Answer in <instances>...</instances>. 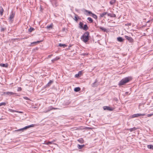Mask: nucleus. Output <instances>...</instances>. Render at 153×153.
Instances as JSON below:
<instances>
[{
  "mask_svg": "<svg viewBox=\"0 0 153 153\" xmlns=\"http://www.w3.org/2000/svg\"><path fill=\"white\" fill-rule=\"evenodd\" d=\"M53 82V80H50L49 82L45 85V87H50L51 85V84Z\"/></svg>",
  "mask_w": 153,
  "mask_h": 153,
  "instance_id": "nucleus-11",
  "label": "nucleus"
},
{
  "mask_svg": "<svg viewBox=\"0 0 153 153\" xmlns=\"http://www.w3.org/2000/svg\"><path fill=\"white\" fill-rule=\"evenodd\" d=\"M58 46L59 47H63V48H65V47L67 46V45L65 44L59 43V44Z\"/></svg>",
  "mask_w": 153,
  "mask_h": 153,
  "instance_id": "nucleus-26",
  "label": "nucleus"
},
{
  "mask_svg": "<svg viewBox=\"0 0 153 153\" xmlns=\"http://www.w3.org/2000/svg\"><path fill=\"white\" fill-rule=\"evenodd\" d=\"M15 15V12H13L12 11L11 13L9 18H8L9 21L10 23H11L13 22Z\"/></svg>",
  "mask_w": 153,
  "mask_h": 153,
  "instance_id": "nucleus-3",
  "label": "nucleus"
},
{
  "mask_svg": "<svg viewBox=\"0 0 153 153\" xmlns=\"http://www.w3.org/2000/svg\"><path fill=\"white\" fill-rule=\"evenodd\" d=\"M0 66L3 67L7 68L8 64L7 63L6 64L0 63Z\"/></svg>",
  "mask_w": 153,
  "mask_h": 153,
  "instance_id": "nucleus-14",
  "label": "nucleus"
},
{
  "mask_svg": "<svg viewBox=\"0 0 153 153\" xmlns=\"http://www.w3.org/2000/svg\"><path fill=\"white\" fill-rule=\"evenodd\" d=\"M65 28H63L62 29V31H65Z\"/></svg>",
  "mask_w": 153,
  "mask_h": 153,
  "instance_id": "nucleus-44",
  "label": "nucleus"
},
{
  "mask_svg": "<svg viewBox=\"0 0 153 153\" xmlns=\"http://www.w3.org/2000/svg\"><path fill=\"white\" fill-rule=\"evenodd\" d=\"M125 38L127 39L129 42H134V39L132 37H129L127 36H125Z\"/></svg>",
  "mask_w": 153,
  "mask_h": 153,
  "instance_id": "nucleus-6",
  "label": "nucleus"
},
{
  "mask_svg": "<svg viewBox=\"0 0 153 153\" xmlns=\"http://www.w3.org/2000/svg\"><path fill=\"white\" fill-rule=\"evenodd\" d=\"M6 105V103L5 102H1L0 103V106H2V105H4L5 106Z\"/></svg>",
  "mask_w": 153,
  "mask_h": 153,
  "instance_id": "nucleus-38",
  "label": "nucleus"
},
{
  "mask_svg": "<svg viewBox=\"0 0 153 153\" xmlns=\"http://www.w3.org/2000/svg\"><path fill=\"white\" fill-rule=\"evenodd\" d=\"M34 124H32L30 126H26L22 129H19V130H18V131L21 130H22V129H27V128H29L30 127H33L34 126Z\"/></svg>",
  "mask_w": 153,
  "mask_h": 153,
  "instance_id": "nucleus-13",
  "label": "nucleus"
},
{
  "mask_svg": "<svg viewBox=\"0 0 153 153\" xmlns=\"http://www.w3.org/2000/svg\"><path fill=\"white\" fill-rule=\"evenodd\" d=\"M55 141H56L55 140H53L52 141H48V142H47L46 141H45L43 144H46V145H49V144H53V143L54 142H55Z\"/></svg>",
  "mask_w": 153,
  "mask_h": 153,
  "instance_id": "nucleus-10",
  "label": "nucleus"
},
{
  "mask_svg": "<svg viewBox=\"0 0 153 153\" xmlns=\"http://www.w3.org/2000/svg\"><path fill=\"white\" fill-rule=\"evenodd\" d=\"M34 30H35V29L34 28L32 27H30V29H29L28 31L29 32H31L33 31Z\"/></svg>",
  "mask_w": 153,
  "mask_h": 153,
  "instance_id": "nucleus-34",
  "label": "nucleus"
},
{
  "mask_svg": "<svg viewBox=\"0 0 153 153\" xmlns=\"http://www.w3.org/2000/svg\"><path fill=\"white\" fill-rule=\"evenodd\" d=\"M108 16L111 17H116V15L114 13H108L107 14Z\"/></svg>",
  "mask_w": 153,
  "mask_h": 153,
  "instance_id": "nucleus-16",
  "label": "nucleus"
},
{
  "mask_svg": "<svg viewBox=\"0 0 153 153\" xmlns=\"http://www.w3.org/2000/svg\"><path fill=\"white\" fill-rule=\"evenodd\" d=\"M100 28L104 32H107L108 31L106 29L103 27H100Z\"/></svg>",
  "mask_w": 153,
  "mask_h": 153,
  "instance_id": "nucleus-21",
  "label": "nucleus"
},
{
  "mask_svg": "<svg viewBox=\"0 0 153 153\" xmlns=\"http://www.w3.org/2000/svg\"><path fill=\"white\" fill-rule=\"evenodd\" d=\"M132 80V78L131 77H126L122 79L119 82V85L121 86L124 85L125 84L129 82Z\"/></svg>",
  "mask_w": 153,
  "mask_h": 153,
  "instance_id": "nucleus-2",
  "label": "nucleus"
},
{
  "mask_svg": "<svg viewBox=\"0 0 153 153\" xmlns=\"http://www.w3.org/2000/svg\"><path fill=\"white\" fill-rule=\"evenodd\" d=\"M17 112H18V111H17ZM18 112L19 113H22V112Z\"/></svg>",
  "mask_w": 153,
  "mask_h": 153,
  "instance_id": "nucleus-49",
  "label": "nucleus"
},
{
  "mask_svg": "<svg viewBox=\"0 0 153 153\" xmlns=\"http://www.w3.org/2000/svg\"><path fill=\"white\" fill-rule=\"evenodd\" d=\"M53 27V24H51L49 26H47L46 27V28L47 29H50V28H52Z\"/></svg>",
  "mask_w": 153,
  "mask_h": 153,
  "instance_id": "nucleus-33",
  "label": "nucleus"
},
{
  "mask_svg": "<svg viewBox=\"0 0 153 153\" xmlns=\"http://www.w3.org/2000/svg\"><path fill=\"white\" fill-rule=\"evenodd\" d=\"M85 11L86 12L88 13L89 14H91L92 15V14L93 13L91 11H89V10H85Z\"/></svg>",
  "mask_w": 153,
  "mask_h": 153,
  "instance_id": "nucleus-36",
  "label": "nucleus"
},
{
  "mask_svg": "<svg viewBox=\"0 0 153 153\" xmlns=\"http://www.w3.org/2000/svg\"><path fill=\"white\" fill-rule=\"evenodd\" d=\"M9 111L11 112H16V111H14L13 110L10 109H9Z\"/></svg>",
  "mask_w": 153,
  "mask_h": 153,
  "instance_id": "nucleus-43",
  "label": "nucleus"
},
{
  "mask_svg": "<svg viewBox=\"0 0 153 153\" xmlns=\"http://www.w3.org/2000/svg\"><path fill=\"white\" fill-rule=\"evenodd\" d=\"M82 74V71H79L78 73L75 75V77L78 78L80 77Z\"/></svg>",
  "mask_w": 153,
  "mask_h": 153,
  "instance_id": "nucleus-9",
  "label": "nucleus"
},
{
  "mask_svg": "<svg viewBox=\"0 0 153 153\" xmlns=\"http://www.w3.org/2000/svg\"><path fill=\"white\" fill-rule=\"evenodd\" d=\"M91 16L93 18H94L95 19H97V16L95 15L93 13L91 15Z\"/></svg>",
  "mask_w": 153,
  "mask_h": 153,
  "instance_id": "nucleus-29",
  "label": "nucleus"
},
{
  "mask_svg": "<svg viewBox=\"0 0 153 153\" xmlns=\"http://www.w3.org/2000/svg\"><path fill=\"white\" fill-rule=\"evenodd\" d=\"M90 36L89 33L88 31L85 32L81 37V39L84 42L86 43L89 40Z\"/></svg>",
  "mask_w": 153,
  "mask_h": 153,
  "instance_id": "nucleus-1",
  "label": "nucleus"
},
{
  "mask_svg": "<svg viewBox=\"0 0 153 153\" xmlns=\"http://www.w3.org/2000/svg\"><path fill=\"white\" fill-rule=\"evenodd\" d=\"M22 90V88L21 87H18V88L17 90L18 91H21Z\"/></svg>",
  "mask_w": 153,
  "mask_h": 153,
  "instance_id": "nucleus-40",
  "label": "nucleus"
},
{
  "mask_svg": "<svg viewBox=\"0 0 153 153\" xmlns=\"http://www.w3.org/2000/svg\"><path fill=\"white\" fill-rule=\"evenodd\" d=\"M136 128L135 127H134L132 128L128 129L127 130H129L131 132L136 130Z\"/></svg>",
  "mask_w": 153,
  "mask_h": 153,
  "instance_id": "nucleus-27",
  "label": "nucleus"
},
{
  "mask_svg": "<svg viewBox=\"0 0 153 153\" xmlns=\"http://www.w3.org/2000/svg\"><path fill=\"white\" fill-rule=\"evenodd\" d=\"M145 115V114H136L132 115V118L142 116H144Z\"/></svg>",
  "mask_w": 153,
  "mask_h": 153,
  "instance_id": "nucleus-5",
  "label": "nucleus"
},
{
  "mask_svg": "<svg viewBox=\"0 0 153 153\" xmlns=\"http://www.w3.org/2000/svg\"><path fill=\"white\" fill-rule=\"evenodd\" d=\"M147 147L149 149H153V145H148L147 146Z\"/></svg>",
  "mask_w": 153,
  "mask_h": 153,
  "instance_id": "nucleus-30",
  "label": "nucleus"
},
{
  "mask_svg": "<svg viewBox=\"0 0 153 153\" xmlns=\"http://www.w3.org/2000/svg\"><path fill=\"white\" fill-rule=\"evenodd\" d=\"M77 141L81 143H83L84 142V140L82 138H81L78 140Z\"/></svg>",
  "mask_w": 153,
  "mask_h": 153,
  "instance_id": "nucleus-20",
  "label": "nucleus"
},
{
  "mask_svg": "<svg viewBox=\"0 0 153 153\" xmlns=\"http://www.w3.org/2000/svg\"><path fill=\"white\" fill-rule=\"evenodd\" d=\"M3 11L4 10L2 7H1L0 8V14L1 15H2Z\"/></svg>",
  "mask_w": 153,
  "mask_h": 153,
  "instance_id": "nucleus-28",
  "label": "nucleus"
},
{
  "mask_svg": "<svg viewBox=\"0 0 153 153\" xmlns=\"http://www.w3.org/2000/svg\"><path fill=\"white\" fill-rule=\"evenodd\" d=\"M103 108L104 110H107L109 111H112L114 110L113 108L108 106H104Z\"/></svg>",
  "mask_w": 153,
  "mask_h": 153,
  "instance_id": "nucleus-7",
  "label": "nucleus"
},
{
  "mask_svg": "<svg viewBox=\"0 0 153 153\" xmlns=\"http://www.w3.org/2000/svg\"><path fill=\"white\" fill-rule=\"evenodd\" d=\"M130 93L131 92L129 93V92H126L125 93V94L126 95H129L130 94Z\"/></svg>",
  "mask_w": 153,
  "mask_h": 153,
  "instance_id": "nucleus-41",
  "label": "nucleus"
},
{
  "mask_svg": "<svg viewBox=\"0 0 153 153\" xmlns=\"http://www.w3.org/2000/svg\"><path fill=\"white\" fill-rule=\"evenodd\" d=\"M36 108V107H33V108Z\"/></svg>",
  "mask_w": 153,
  "mask_h": 153,
  "instance_id": "nucleus-50",
  "label": "nucleus"
},
{
  "mask_svg": "<svg viewBox=\"0 0 153 153\" xmlns=\"http://www.w3.org/2000/svg\"><path fill=\"white\" fill-rule=\"evenodd\" d=\"M116 0H112L110 1V4L111 5H113L116 2Z\"/></svg>",
  "mask_w": 153,
  "mask_h": 153,
  "instance_id": "nucleus-24",
  "label": "nucleus"
},
{
  "mask_svg": "<svg viewBox=\"0 0 153 153\" xmlns=\"http://www.w3.org/2000/svg\"><path fill=\"white\" fill-rule=\"evenodd\" d=\"M53 55L52 54H51V55H49L48 56L49 57H51Z\"/></svg>",
  "mask_w": 153,
  "mask_h": 153,
  "instance_id": "nucleus-45",
  "label": "nucleus"
},
{
  "mask_svg": "<svg viewBox=\"0 0 153 153\" xmlns=\"http://www.w3.org/2000/svg\"><path fill=\"white\" fill-rule=\"evenodd\" d=\"M107 13V12H103L102 13L100 14V16L101 17H103L104 16L106 15Z\"/></svg>",
  "mask_w": 153,
  "mask_h": 153,
  "instance_id": "nucleus-32",
  "label": "nucleus"
},
{
  "mask_svg": "<svg viewBox=\"0 0 153 153\" xmlns=\"http://www.w3.org/2000/svg\"><path fill=\"white\" fill-rule=\"evenodd\" d=\"M99 84V83H97V79L95 80V81L92 84V86L93 87H97Z\"/></svg>",
  "mask_w": 153,
  "mask_h": 153,
  "instance_id": "nucleus-8",
  "label": "nucleus"
},
{
  "mask_svg": "<svg viewBox=\"0 0 153 153\" xmlns=\"http://www.w3.org/2000/svg\"><path fill=\"white\" fill-rule=\"evenodd\" d=\"M0 28V31L2 33L4 32L6 30V27L2 26H1Z\"/></svg>",
  "mask_w": 153,
  "mask_h": 153,
  "instance_id": "nucleus-12",
  "label": "nucleus"
},
{
  "mask_svg": "<svg viewBox=\"0 0 153 153\" xmlns=\"http://www.w3.org/2000/svg\"><path fill=\"white\" fill-rule=\"evenodd\" d=\"M91 128L89 127H82L81 126L80 127L79 129L81 130H84V129H91Z\"/></svg>",
  "mask_w": 153,
  "mask_h": 153,
  "instance_id": "nucleus-18",
  "label": "nucleus"
},
{
  "mask_svg": "<svg viewBox=\"0 0 153 153\" xmlns=\"http://www.w3.org/2000/svg\"><path fill=\"white\" fill-rule=\"evenodd\" d=\"M88 25L86 24H85L84 25V27H83L82 29L85 31H86L88 30Z\"/></svg>",
  "mask_w": 153,
  "mask_h": 153,
  "instance_id": "nucleus-17",
  "label": "nucleus"
},
{
  "mask_svg": "<svg viewBox=\"0 0 153 153\" xmlns=\"http://www.w3.org/2000/svg\"><path fill=\"white\" fill-rule=\"evenodd\" d=\"M24 98L25 100H29V99L26 96H25L23 97Z\"/></svg>",
  "mask_w": 153,
  "mask_h": 153,
  "instance_id": "nucleus-42",
  "label": "nucleus"
},
{
  "mask_svg": "<svg viewBox=\"0 0 153 153\" xmlns=\"http://www.w3.org/2000/svg\"><path fill=\"white\" fill-rule=\"evenodd\" d=\"M15 93L13 92H2L1 95H13L15 94Z\"/></svg>",
  "mask_w": 153,
  "mask_h": 153,
  "instance_id": "nucleus-4",
  "label": "nucleus"
},
{
  "mask_svg": "<svg viewBox=\"0 0 153 153\" xmlns=\"http://www.w3.org/2000/svg\"><path fill=\"white\" fill-rule=\"evenodd\" d=\"M117 39V40L120 42H122L124 40V39L121 37H118Z\"/></svg>",
  "mask_w": 153,
  "mask_h": 153,
  "instance_id": "nucleus-15",
  "label": "nucleus"
},
{
  "mask_svg": "<svg viewBox=\"0 0 153 153\" xmlns=\"http://www.w3.org/2000/svg\"><path fill=\"white\" fill-rule=\"evenodd\" d=\"M80 88L79 87L75 88L74 89V91L75 92H78L80 90Z\"/></svg>",
  "mask_w": 153,
  "mask_h": 153,
  "instance_id": "nucleus-22",
  "label": "nucleus"
},
{
  "mask_svg": "<svg viewBox=\"0 0 153 153\" xmlns=\"http://www.w3.org/2000/svg\"><path fill=\"white\" fill-rule=\"evenodd\" d=\"M83 23L82 22H80L79 24V27L80 28L82 29L83 27Z\"/></svg>",
  "mask_w": 153,
  "mask_h": 153,
  "instance_id": "nucleus-19",
  "label": "nucleus"
},
{
  "mask_svg": "<svg viewBox=\"0 0 153 153\" xmlns=\"http://www.w3.org/2000/svg\"><path fill=\"white\" fill-rule=\"evenodd\" d=\"M152 115H153V113L152 114H148L147 115V116L148 117H151Z\"/></svg>",
  "mask_w": 153,
  "mask_h": 153,
  "instance_id": "nucleus-39",
  "label": "nucleus"
},
{
  "mask_svg": "<svg viewBox=\"0 0 153 153\" xmlns=\"http://www.w3.org/2000/svg\"><path fill=\"white\" fill-rule=\"evenodd\" d=\"M77 16H78L76 14L75 16H74V19L76 21H77L78 20V18H77Z\"/></svg>",
  "mask_w": 153,
  "mask_h": 153,
  "instance_id": "nucleus-37",
  "label": "nucleus"
},
{
  "mask_svg": "<svg viewBox=\"0 0 153 153\" xmlns=\"http://www.w3.org/2000/svg\"><path fill=\"white\" fill-rule=\"evenodd\" d=\"M150 22V20H149L147 22L148 23Z\"/></svg>",
  "mask_w": 153,
  "mask_h": 153,
  "instance_id": "nucleus-47",
  "label": "nucleus"
},
{
  "mask_svg": "<svg viewBox=\"0 0 153 153\" xmlns=\"http://www.w3.org/2000/svg\"><path fill=\"white\" fill-rule=\"evenodd\" d=\"M84 146H85L84 145H80L78 144L77 145L78 148L79 149H81Z\"/></svg>",
  "mask_w": 153,
  "mask_h": 153,
  "instance_id": "nucleus-23",
  "label": "nucleus"
},
{
  "mask_svg": "<svg viewBox=\"0 0 153 153\" xmlns=\"http://www.w3.org/2000/svg\"><path fill=\"white\" fill-rule=\"evenodd\" d=\"M55 5H56V7L57 6V5H56V3L55 4Z\"/></svg>",
  "mask_w": 153,
  "mask_h": 153,
  "instance_id": "nucleus-48",
  "label": "nucleus"
},
{
  "mask_svg": "<svg viewBox=\"0 0 153 153\" xmlns=\"http://www.w3.org/2000/svg\"><path fill=\"white\" fill-rule=\"evenodd\" d=\"M42 41V40H41V41H38L36 42H33L31 43V44H37V43H39Z\"/></svg>",
  "mask_w": 153,
  "mask_h": 153,
  "instance_id": "nucleus-35",
  "label": "nucleus"
},
{
  "mask_svg": "<svg viewBox=\"0 0 153 153\" xmlns=\"http://www.w3.org/2000/svg\"><path fill=\"white\" fill-rule=\"evenodd\" d=\"M128 25H131V24L130 23H128Z\"/></svg>",
  "mask_w": 153,
  "mask_h": 153,
  "instance_id": "nucleus-46",
  "label": "nucleus"
},
{
  "mask_svg": "<svg viewBox=\"0 0 153 153\" xmlns=\"http://www.w3.org/2000/svg\"><path fill=\"white\" fill-rule=\"evenodd\" d=\"M59 59H60V57H56L55 58H54V59H52L51 61L53 62H54V61H56L58 60H59Z\"/></svg>",
  "mask_w": 153,
  "mask_h": 153,
  "instance_id": "nucleus-25",
  "label": "nucleus"
},
{
  "mask_svg": "<svg viewBox=\"0 0 153 153\" xmlns=\"http://www.w3.org/2000/svg\"><path fill=\"white\" fill-rule=\"evenodd\" d=\"M87 19L91 23L93 22V20L92 19L91 17L88 18Z\"/></svg>",
  "mask_w": 153,
  "mask_h": 153,
  "instance_id": "nucleus-31",
  "label": "nucleus"
}]
</instances>
